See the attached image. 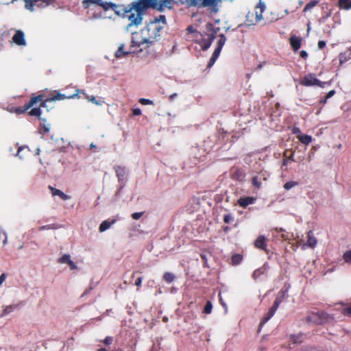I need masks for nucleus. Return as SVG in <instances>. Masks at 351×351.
<instances>
[{"label":"nucleus","mask_w":351,"mask_h":351,"mask_svg":"<svg viewBox=\"0 0 351 351\" xmlns=\"http://www.w3.org/2000/svg\"><path fill=\"white\" fill-rule=\"evenodd\" d=\"M108 7L106 9H111L116 14L129 21L128 26L138 27L143 20L149 8L162 12L165 8L171 9L173 5V0H138L133 1L127 5H117L115 3L106 4Z\"/></svg>","instance_id":"1"},{"label":"nucleus","mask_w":351,"mask_h":351,"mask_svg":"<svg viewBox=\"0 0 351 351\" xmlns=\"http://www.w3.org/2000/svg\"><path fill=\"white\" fill-rule=\"evenodd\" d=\"M164 28L161 24L156 21H151L147 23L145 27L141 29L140 32L141 39L135 40V34L132 40V46L140 47L144 44L149 47L160 39L161 31ZM138 34H136L137 36Z\"/></svg>","instance_id":"2"},{"label":"nucleus","mask_w":351,"mask_h":351,"mask_svg":"<svg viewBox=\"0 0 351 351\" xmlns=\"http://www.w3.org/2000/svg\"><path fill=\"white\" fill-rule=\"evenodd\" d=\"M306 319L308 322L315 324H324L332 319V317L326 313L321 312L311 313L307 317Z\"/></svg>","instance_id":"3"},{"label":"nucleus","mask_w":351,"mask_h":351,"mask_svg":"<svg viewBox=\"0 0 351 351\" xmlns=\"http://www.w3.org/2000/svg\"><path fill=\"white\" fill-rule=\"evenodd\" d=\"M45 98L44 94H40L37 96H34L31 98L29 101L24 105L23 107H17L14 108L12 110L15 113L18 114H21L25 112L28 109L33 107L36 104L38 103V101H42L43 99Z\"/></svg>","instance_id":"4"},{"label":"nucleus","mask_w":351,"mask_h":351,"mask_svg":"<svg viewBox=\"0 0 351 351\" xmlns=\"http://www.w3.org/2000/svg\"><path fill=\"white\" fill-rule=\"evenodd\" d=\"M263 9L262 6L256 7L254 11L249 12L246 15V19L248 22V25H251L260 21L263 19L262 12Z\"/></svg>","instance_id":"5"},{"label":"nucleus","mask_w":351,"mask_h":351,"mask_svg":"<svg viewBox=\"0 0 351 351\" xmlns=\"http://www.w3.org/2000/svg\"><path fill=\"white\" fill-rule=\"evenodd\" d=\"M226 40V37L223 34H221L220 38L217 42V46L215 48V49L212 55V57L210 58L209 62L207 65L208 68L211 67L215 64L216 60L217 59V58L219 57V56L220 54V52L221 51V49H222Z\"/></svg>","instance_id":"6"},{"label":"nucleus","mask_w":351,"mask_h":351,"mask_svg":"<svg viewBox=\"0 0 351 351\" xmlns=\"http://www.w3.org/2000/svg\"><path fill=\"white\" fill-rule=\"evenodd\" d=\"M76 92H77L76 93L70 95H66L62 94V93H57L56 95H53L52 97L47 98L45 99H44V98H43L42 101H40V106L46 107L47 102H51V101H56V100H63L64 99H73V98H75V97H79L77 96V94L80 92V90H76Z\"/></svg>","instance_id":"7"},{"label":"nucleus","mask_w":351,"mask_h":351,"mask_svg":"<svg viewBox=\"0 0 351 351\" xmlns=\"http://www.w3.org/2000/svg\"><path fill=\"white\" fill-rule=\"evenodd\" d=\"M300 84L306 86H318L323 87L325 82H320L315 77L314 74L311 73L304 77L300 82Z\"/></svg>","instance_id":"8"},{"label":"nucleus","mask_w":351,"mask_h":351,"mask_svg":"<svg viewBox=\"0 0 351 351\" xmlns=\"http://www.w3.org/2000/svg\"><path fill=\"white\" fill-rule=\"evenodd\" d=\"M199 1L200 2L201 6L208 8L210 9L211 12H217V5L221 0H199Z\"/></svg>","instance_id":"9"},{"label":"nucleus","mask_w":351,"mask_h":351,"mask_svg":"<svg viewBox=\"0 0 351 351\" xmlns=\"http://www.w3.org/2000/svg\"><path fill=\"white\" fill-rule=\"evenodd\" d=\"M284 298V294L282 293L281 295H279L275 300L273 306L269 309L267 316L265 317L263 320V322H267L268 319H269L274 314L276 311L277 310L279 304L282 302Z\"/></svg>","instance_id":"10"},{"label":"nucleus","mask_w":351,"mask_h":351,"mask_svg":"<svg viewBox=\"0 0 351 351\" xmlns=\"http://www.w3.org/2000/svg\"><path fill=\"white\" fill-rule=\"evenodd\" d=\"M112 3V2H108L106 0H84L82 1L83 6L85 8H88L90 4H95L100 7H101L104 10H108L109 9H106L105 8L108 7L106 4Z\"/></svg>","instance_id":"11"},{"label":"nucleus","mask_w":351,"mask_h":351,"mask_svg":"<svg viewBox=\"0 0 351 351\" xmlns=\"http://www.w3.org/2000/svg\"><path fill=\"white\" fill-rule=\"evenodd\" d=\"M12 41L17 45L23 46L26 45L24 33L21 30H16L12 37Z\"/></svg>","instance_id":"12"},{"label":"nucleus","mask_w":351,"mask_h":351,"mask_svg":"<svg viewBox=\"0 0 351 351\" xmlns=\"http://www.w3.org/2000/svg\"><path fill=\"white\" fill-rule=\"evenodd\" d=\"M49 189L50 190L53 196H59L63 200L71 199L69 195L64 193L62 191L57 189L51 186H49Z\"/></svg>","instance_id":"13"},{"label":"nucleus","mask_w":351,"mask_h":351,"mask_svg":"<svg viewBox=\"0 0 351 351\" xmlns=\"http://www.w3.org/2000/svg\"><path fill=\"white\" fill-rule=\"evenodd\" d=\"M114 170L119 180H123L126 176L125 167L121 166H116L114 167Z\"/></svg>","instance_id":"14"},{"label":"nucleus","mask_w":351,"mask_h":351,"mask_svg":"<svg viewBox=\"0 0 351 351\" xmlns=\"http://www.w3.org/2000/svg\"><path fill=\"white\" fill-rule=\"evenodd\" d=\"M317 241L316 238L313 236V232L309 231L307 234L306 245L311 248H314L317 245Z\"/></svg>","instance_id":"15"},{"label":"nucleus","mask_w":351,"mask_h":351,"mask_svg":"<svg viewBox=\"0 0 351 351\" xmlns=\"http://www.w3.org/2000/svg\"><path fill=\"white\" fill-rule=\"evenodd\" d=\"M290 44L294 51H297L301 46V39L295 36H292L290 38Z\"/></svg>","instance_id":"16"},{"label":"nucleus","mask_w":351,"mask_h":351,"mask_svg":"<svg viewBox=\"0 0 351 351\" xmlns=\"http://www.w3.org/2000/svg\"><path fill=\"white\" fill-rule=\"evenodd\" d=\"M42 108L40 106L39 108H32L29 112V114L31 115V116H34V117H38L40 121H45V119H43L40 117V115L42 114V110L41 108Z\"/></svg>","instance_id":"17"},{"label":"nucleus","mask_w":351,"mask_h":351,"mask_svg":"<svg viewBox=\"0 0 351 351\" xmlns=\"http://www.w3.org/2000/svg\"><path fill=\"white\" fill-rule=\"evenodd\" d=\"M254 197H246V198H240L238 200L239 204L242 207H245L249 204H251L254 202Z\"/></svg>","instance_id":"18"},{"label":"nucleus","mask_w":351,"mask_h":351,"mask_svg":"<svg viewBox=\"0 0 351 351\" xmlns=\"http://www.w3.org/2000/svg\"><path fill=\"white\" fill-rule=\"evenodd\" d=\"M255 246L257 248H261L264 250L265 247V238L263 236L258 237L254 243Z\"/></svg>","instance_id":"19"},{"label":"nucleus","mask_w":351,"mask_h":351,"mask_svg":"<svg viewBox=\"0 0 351 351\" xmlns=\"http://www.w3.org/2000/svg\"><path fill=\"white\" fill-rule=\"evenodd\" d=\"M124 45H121L119 47L118 49L115 52V57L117 58H121L128 54H129L130 52L124 51Z\"/></svg>","instance_id":"20"},{"label":"nucleus","mask_w":351,"mask_h":351,"mask_svg":"<svg viewBox=\"0 0 351 351\" xmlns=\"http://www.w3.org/2000/svg\"><path fill=\"white\" fill-rule=\"evenodd\" d=\"M114 221V220L112 221H104L99 227V232H103L108 230Z\"/></svg>","instance_id":"21"},{"label":"nucleus","mask_w":351,"mask_h":351,"mask_svg":"<svg viewBox=\"0 0 351 351\" xmlns=\"http://www.w3.org/2000/svg\"><path fill=\"white\" fill-rule=\"evenodd\" d=\"M162 278L166 282L170 284L175 280L176 276L173 273L165 272L163 274Z\"/></svg>","instance_id":"22"},{"label":"nucleus","mask_w":351,"mask_h":351,"mask_svg":"<svg viewBox=\"0 0 351 351\" xmlns=\"http://www.w3.org/2000/svg\"><path fill=\"white\" fill-rule=\"evenodd\" d=\"M298 138L304 145H308L312 141L311 136L308 135L299 134Z\"/></svg>","instance_id":"23"},{"label":"nucleus","mask_w":351,"mask_h":351,"mask_svg":"<svg viewBox=\"0 0 351 351\" xmlns=\"http://www.w3.org/2000/svg\"><path fill=\"white\" fill-rule=\"evenodd\" d=\"M214 38V32L213 31H210V33L208 35V38H206V43L203 44L202 46L203 50H206L209 47V46L210 45V43Z\"/></svg>","instance_id":"24"},{"label":"nucleus","mask_w":351,"mask_h":351,"mask_svg":"<svg viewBox=\"0 0 351 351\" xmlns=\"http://www.w3.org/2000/svg\"><path fill=\"white\" fill-rule=\"evenodd\" d=\"M263 179V180H266V178L265 176L262 177V176H254L253 178H252V184L253 185L259 189L261 186V180Z\"/></svg>","instance_id":"25"},{"label":"nucleus","mask_w":351,"mask_h":351,"mask_svg":"<svg viewBox=\"0 0 351 351\" xmlns=\"http://www.w3.org/2000/svg\"><path fill=\"white\" fill-rule=\"evenodd\" d=\"M19 306V304H11L9 306H6L1 314V315H6L10 313H12L15 308H16Z\"/></svg>","instance_id":"26"},{"label":"nucleus","mask_w":351,"mask_h":351,"mask_svg":"<svg viewBox=\"0 0 351 351\" xmlns=\"http://www.w3.org/2000/svg\"><path fill=\"white\" fill-rule=\"evenodd\" d=\"M265 17H266V19L267 20H269L270 21H273L278 20L279 18H282V16H279L278 14L276 13V10H274V12H270V16H268L267 13H266L265 14Z\"/></svg>","instance_id":"27"},{"label":"nucleus","mask_w":351,"mask_h":351,"mask_svg":"<svg viewBox=\"0 0 351 351\" xmlns=\"http://www.w3.org/2000/svg\"><path fill=\"white\" fill-rule=\"evenodd\" d=\"M339 6L341 8L348 10L351 8V1L350 0H339Z\"/></svg>","instance_id":"28"},{"label":"nucleus","mask_w":351,"mask_h":351,"mask_svg":"<svg viewBox=\"0 0 351 351\" xmlns=\"http://www.w3.org/2000/svg\"><path fill=\"white\" fill-rule=\"evenodd\" d=\"M45 121H43V123H40V132L43 133V134H46V133H48L50 130V124L47 123L46 124L45 123Z\"/></svg>","instance_id":"29"},{"label":"nucleus","mask_w":351,"mask_h":351,"mask_svg":"<svg viewBox=\"0 0 351 351\" xmlns=\"http://www.w3.org/2000/svg\"><path fill=\"white\" fill-rule=\"evenodd\" d=\"M57 228H58L57 225L55 223H53V224L42 226L38 228V230L43 231V230H53V229H57Z\"/></svg>","instance_id":"30"},{"label":"nucleus","mask_w":351,"mask_h":351,"mask_svg":"<svg viewBox=\"0 0 351 351\" xmlns=\"http://www.w3.org/2000/svg\"><path fill=\"white\" fill-rule=\"evenodd\" d=\"M318 3V1L313 0L308 3L304 8V12H307L314 8Z\"/></svg>","instance_id":"31"},{"label":"nucleus","mask_w":351,"mask_h":351,"mask_svg":"<svg viewBox=\"0 0 351 351\" xmlns=\"http://www.w3.org/2000/svg\"><path fill=\"white\" fill-rule=\"evenodd\" d=\"M186 30L187 32V39H189L190 34L197 33V32L196 27H194L193 25L189 26Z\"/></svg>","instance_id":"32"},{"label":"nucleus","mask_w":351,"mask_h":351,"mask_svg":"<svg viewBox=\"0 0 351 351\" xmlns=\"http://www.w3.org/2000/svg\"><path fill=\"white\" fill-rule=\"evenodd\" d=\"M242 256L240 254H235L232 256V261L233 264L237 265L242 261Z\"/></svg>","instance_id":"33"},{"label":"nucleus","mask_w":351,"mask_h":351,"mask_svg":"<svg viewBox=\"0 0 351 351\" xmlns=\"http://www.w3.org/2000/svg\"><path fill=\"white\" fill-rule=\"evenodd\" d=\"M153 21H156L159 24L162 23V26L165 27L166 25V18L165 15H160L158 18H155Z\"/></svg>","instance_id":"34"},{"label":"nucleus","mask_w":351,"mask_h":351,"mask_svg":"<svg viewBox=\"0 0 351 351\" xmlns=\"http://www.w3.org/2000/svg\"><path fill=\"white\" fill-rule=\"evenodd\" d=\"M70 259V256L69 254H64L62 257H60L58 260L60 263H67Z\"/></svg>","instance_id":"35"},{"label":"nucleus","mask_w":351,"mask_h":351,"mask_svg":"<svg viewBox=\"0 0 351 351\" xmlns=\"http://www.w3.org/2000/svg\"><path fill=\"white\" fill-rule=\"evenodd\" d=\"M297 185V182L294 181H290L287 182L284 184V189L286 190H289L290 189L293 188V186Z\"/></svg>","instance_id":"36"},{"label":"nucleus","mask_w":351,"mask_h":351,"mask_svg":"<svg viewBox=\"0 0 351 351\" xmlns=\"http://www.w3.org/2000/svg\"><path fill=\"white\" fill-rule=\"evenodd\" d=\"M343 260L346 263H351V250L344 253Z\"/></svg>","instance_id":"37"},{"label":"nucleus","mask_w":351,"mask_h":351,"mask_svg":"<svg viewBox=\"0 0 351 351\" xmlns=\"http://www.w3.org/2000/svg\"><path fill=\"white\" fill-rule=\"evenodd\" d=\"M138 101L142 105H153L154 104V101L152 100H150L148 99H145V98H141Z\"/></svg>","instance_id":"38"},{"label":"nucleus","mask_w":351,"mask_h":351,"mask_svg":"<svg viewBox=\"0 0 351 351\" xmlns=\"http://www.w3.org/2000/svg\"><path fill=\"white\" fill-rule=\"evenodd\" d=\"M212 308H213V305H212L211 302L210 301H208L204 307V312L206 314H208L211 312Z\"/></svg>","instance_id":"39"},{"label":"nucleus","mask_w":351,"mask_h":351,"mask_svg":"<svg viewBox=\"0 0 351 351\" xmlns=\"http://www.w3.org/2000/svg\"><path fill=\"white\" fill-rule=\"evenodd\" d=\"M101 342H102L106 346L110 345L113 342V337H106L104 340H101Z\"/></svg>","instance_id":"40"},{"label":"nucleus","mask_w":351,"mask_h":351,"mask_svg":"<svg viewBox=\"0 0 351 351\" xmlns=\"http://www.w3.org/2000/svg\"><path fill=\"white\" fill-rule=\"evenodd\" d=\"M342 313L345 315L351 316V303L347 308L343 309Z\"/></svg>","instance_id":"41"},{"label":"nucleus","mask_w":351,"mask_h":351,"mask_svg":"<svg viewBox=\"0 0 351 351\" xmlns=\"http://www.w3.org/2000/svg\"><path fill=\"white\" fill-rule=\"evenodd\" d=\"M144 214V212L134 213L132 214V217L134 220L139 219Z\"/></svg>","instance_id":"42"},{"label":"nucleus","mask_w":351,"mask_h":351,"mask_svg":"<svg viewBox=\"0 0 351 351\" xmlns=\"http://www.w3.org/2000/svg\"><path fill=\"white\" fill-rule=\"evenodd\" d=\"M53 0H43V3L39 4L38 6L40 8H45L49 5L51 3H53Z\"/></svg>","instance_id":"43"},{"label":"nucleus","mask_w":351,"mask_h":351,"mask_svg":"<svg viewBox=\"0 0 351 351\" xmlns=\"http://www.w3.org/2000/svg\"><path fill=\"white\" fill-rule=\"evenodd\" d=\"M86 98L96 105H100L101 103L98 101L94 96H86Z\"/></svg>","instance_id":"44"},{"label":"nucleus","mask_w":351,"mask_h":351,"mask_svg":"<svg viewBox=\"0 0 351 351\" xmlns=\"http://www.w3.org/2000/svg\"><path fill=\"white\" fill-rule=\"evenodd\" d=\"M189 6H195L197 5V0H185Z\"/></svg>","instance_id":"45"},{"label":"nucleus","mask_w":351,"mask_h":351,"mask_svg":"<svg viewBox=\"0 0 351 351\" xmlns=\"http://www.w3.org/2000/svg\"><path fill=\"white\" fill-rule=\"evenodd\" d=\"M132 114L134 116H138L141 114V110L140 108H136L132 110Z\"/></svg>","instance_id":"46"},{"label":"nucleus","mask_w":351,"mask_h":351,"mask_svg":"<svg viewBox=\"0 0 351 351\" xmlns=\"http://www.w3.org/2000/svg\"><path fill=\"white\" fill-rule=\"evenodd\" d=\"M142 280H143V278L142 277H138L136 280H135V285L137 286V287H141V283H142Z\"/></svg>","instance_id":"47"},{"label":"nucleus","mask_w":351,"mask_h":351,"mask_svg":"<svg viewBox=\"0 0 351 351\" xmlns=\"http://www.w3.org/2000/svg\"><path fill=\"white\" fill-rule=\"evenodd\" d=\"M67 264L69 265V267H70L71 269H76V267H76V265H75V263H74L71 260V261H69L67 263Z\"/></svg>","instance_id":"48"},{"label":"nucleus","mask_w":351,"mask_h":351,"mask_svg":"<svg viewBox=\"0 0 351 351\" xmlns=\"http://www.w3.org/2000/svg\"><path fill=\"white\" fill-rule=\"evenodd\" d=\"M6 34L5 32H3V33H1L0 32V49L3 46V36Z\"/></svg>","instance_id":"49"},{"label":"nucleus","mask_w":351,"mask_h":351,"mask_svg":"<svg viewBox=\"0 0 351 351\" xmlns=\"http://www.w3.org/2000/svg\"><path fill=\"white\" fill-rule=\"evenodd\" d=\"M6 278V275L5 274H2L1 276H0V286L2 285V283L5 281Z\"/></svg>","instance_id":"50"},{"label":"nucleus","mask_w":351,"mask_h":351,"mask_svg":"<svg viewBox=\"0 0 351 351\" xmlns=\"http://www.w3.org/2000/svg\"><path fill=\"white\" fill-rule=\"evenodd\" d=\"M292 132L295 134H301L300 130L298 128H293L292 130Z\"/></svg>","instance_id":"51"},{"label":"nucleus","mask_w":351,"mask_h":351,"mask_svg":"<svg viewBox=\"0 0 351 351\" xmlns=\"http://www.w3.org/2000/svg\"><path fill=\"white\" fill-rule=\"evenodd\" d=\"M335 90H330L328 92V93L327 94V95L326 96V99H329L330 97H331L332 96H333L335 95Z\"/></svg>","instance_id":"52"},{"label":"nucleus","mask_w":351,"mask_h":351,"mask_svg":"<svg viewBox=\"0 0 351 351\" xmlns=\"http://www.w3.org/2000/svg\"><path fill=\"white\" fill-rule=\"evenodd\" d=\"M261 273L262 272H261V269H257L254 272L253 276L254 278H256L257 276H260Z\"/></svg>","instance_id":"53"},{"label":"nucleus","mask_w":351,"mask_h":351,"mask_svg":"<svg viewBox=\"0 0 351 351\" xmlns=\"http://www.w3.org/2000/svg\"><path fill=\"white\" fill-rule=\"evenodd\" d=\"M300 56L303 58H306L308 56L307 53L305 51H302L300 53Z\"/></svg>","instance_id":"54"},{"label":"nucleus","mask_w":351,"mask_h":351,"mask_svg":"<svg viewBox=\"0 0 351 351\" xmlns=\"http://www.w3.org/2000/svg\"><path fill=\"white\" fill-rule=\"evenodd\" d=\"M325 45H326V43L324 41H319L318 47L319 49H322Z\"/></svg>","instance_id":"55"},{"label":"nucleus","mask_w":351,"mask_h":351,"mask_svg":"<svg viewBox=\"0 0 351 351\" xmlns=\"http://www.w3.org/2000/svg\"><path fill=\"white\" fill-rule=\"evenodd\" d=\"M176 97H177V94H176V93H173V94L169 96V101H173V99H174Z\"/></svg>","instance_id":"56"},{"label":"nucleus","mask_w":351,"mask_h":351,"mask_svg":"<svg viewBox=\"0 0 351 351\" xmlns=\"http://www.w3.org/2000/svg\"><path fill=\"white\" fill-rule=\"evenodd\" d=\"M228 221H229V217L228 216H225L224 221L227 223V222H228Z\"/></svg>","instance_id":"57"},{"label":"nucleus","mask_w":351,"mask_h":351,"mask_svg":"<svg viewBox=\"0 0 351 351\" xmlns=\"http://www.w3.org/2000/svg\"><path fill=\"white\" fill-rule=\"evenodd\" d=\"M97 351H107V350L106 348H99V349H97Z\"/></svg>","instance_id":"58"},{"label":"nucleus","mask_w":351,"mask_h":351,"mask_svg":"<svg viewBox=\"0 0 351 351\" xmlns=\"http://www.w3.org/2000/svg\"><path fill=\"white\" fill-rule=\"evenodd\" d=\"M114 351H124V350L121 348H117V349H115Z\"/></svg>","instance_id":"59"},{"label":"nucleus","mask_w":351,"mask_h":351,"mask_svg":"<svg viewBox=\"0 0 351 351\" xmlns=\"http://www.w3.org/2000/svg\"><path fill=\"white\" fill-rule=\"evenodd\" d=\"M310 29H311L310 25H309V24H308L307 32H309Z\"/></svg>","instance_id":"60"},{"label":"nucleus","mask_w":351,"mask_h":351,"mask_svg":"<svg viewBox=\"0 0 351 351\" xmlns=\"http://www.w3.org/2000/svg\"><path fill=\"white\" fill-rule=\"evenodd\" d=\"M327 99H326V97L324 99H323V101H322V102L325 104L326 102Z\"/></svg>","instance_id":"61"},{"label":"nucleus","mask_w":351,"mask_h":351,"mask_svg":"<svg viewBox=\"0 0 351 351\" xmlns=\"http://www.w3.org/2000/svg\"><path fill=\"white\" fill-rule=\"evenodd\" d=\"M337 147L338 149H341V144H339V145L337 146Z\"/></svg>","instance_id":"62"},{"label":"nucleus","mask_w":351,"mask_h":351,"mask_svg":"<svg viewBox=\"0 0 351 351\" xmlns=\"http://www.w3.org/2000/svg\"><path fill=\"white\" fill-rule=\"evenodd\" d=\"M292 338H293V337ZM293 342H294V343H297V342H298V341H298V339H293Z\"/></svg>","instance_id":"63"},{"label":"nucleus","mask_w":351,"mask_h":351,"mask_svg":"<svg viewBox=\"0 0 351 351\" xmlns=\"http://www.w3.org/2000/svg\"><path fill=\"white\" fill-rule=\"evenodd\" d=\"M96 146L93 145V143L90 145V148L95 147Z\"/></svg>","instance_id":"64"}]
</instances>
